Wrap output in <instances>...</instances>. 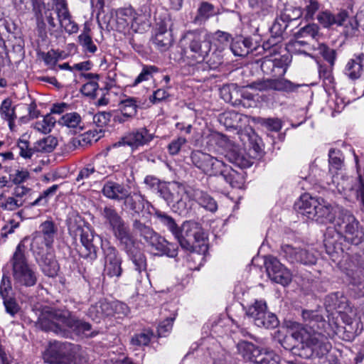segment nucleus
Wrapping results in <instances>:
<instances>
[{"instance_id":"obj_50","label":"nucleus","mask_w":364,"mask_h":364,"mask_svg":"<svg viewBox=\"0 0 364 364\" xmlns=\"http://www.w3.org/2000/svg\"><path fill=\"white\" fill-rule=\"evenodd\" d=\"M332 67L331 65L326 66L320 65L318 68L319 77L322 79L326 90L334 88V78L332 75Z\"/></svg>"},{"instance_id":"obj_52","label":"nucleus","mask_w":364,"mask_h":364,"mask_svg":"<svg viewBox=\"0 0 364 364\" xmlns=\"http://www.w3.org/2000/svg\"><path fill=\"white\" fill-rule=\"evenodd\" d=\"M56 119L51 115L47 114L41 121H38L33 125V128L42 134H48L53 128Z\"/></svg>"},{"instance_id":"obj_48","label":"nucleus","mask_w":364,"mask_h":364,"mask_svg":"<svg viewBox=\"0 0 364 364\" xmlns=\"http://www.w3.org/2000/svg\"><path fill=\"white\" fill-rule=\"evenodd\" d=\"M272 90L280 92H293L299 87V85H295L292 82L283 78L282 77L271 79Z\"/></svg>"},{"instance_id":"obj_23","label":"nucleus","mask_w":364,"mask_h":364,"mask_svg":"<svg viewBox=\"0 0 364 364\" xmlns=\"http://www.w3.org/2000/svg\"><path fill=\"white\" fill-rule=\"evenodd\" d=\"M338 208H334L323 198L320 199L315 212V218L313 220L319 223H328L336 222V213Z\"/></svg>"},{"instance_id":"obj_12","label":"nucleus","mask_w":364,"mask_h":364,"mask_svg":"<svg viewBox=\"0 0 364 364\" xmlns=\"http://www.w3.org/2000/svg\"><path fill=\"white\" fill-rule=\"evenodd\" d=\"M102 250L104 257V275L119 279L123 272L122 258L119 251L107 240L102 242Z\"/></svg>"},{"instance_id":"obj_61","label":"nucleus","mask_w":364,"mask_h":364,"mask_svg":"<svg viewBox=\"0 0 364 364\" xmlns=\"http://www.w3.org/2000/svg\"><path fill=\"white\" fill-rule=\"evenodd\" d=\"M323 58L328 62L331 66H333L336 60V51L328 48L326 44L320 43L316 48Z\"/></svg>"},{"instance_id":"obj_32","label":"nucleus","mask_w":364,"mask_h":364,"mask_svg":"<svg viewBox=\"0 0 364 364\" xmlns=\"http://www.w3.org/2000/svg\"><path fill=\"white\" fill-rule=\"evenodd\" d=\"M87 314L92 320L100 322L101 318L112 315L111 304L105 300H100L89 308Z\"/></svg>"},{"instance_id":"obj_24","label":"nucleus","mask_w":364,"mask_h":364,"mask_svg":"<svg viewBox=\"0 0 364 364\" xmlns=\"http://www.w3.org/2000/svg\"><path fill=\"white\" fill-rule=\"evenodd\" d=\"M192 188L185 190L183 187H178V193H182V196L180 199L176 198L173 203H171L173 210L174 212L178 213L181 215H186L190 210L192 209L193 200L189 196Z\"/></svg>"},{"instance_id":"obj_20","label":"nucleus","mask_w":364,"mask_h":364,"mask_svg":"<svg viewBox=\"0 0 364 364\" xmlns=\"http://www.w3.org/2000/svg\"><path fill=\"white\" fill-rule=\"evenodd\" d=\"M102 216L114 235L129 227V225L125 223L112 206H105L102 210Z\"/></svg>"},{"instance_id":"obj_6","label":"nucleus","mask_w":364,"mask_h":364,"mask_svg":"<svg viewBox=\"0 0 364 364\" xmlns=\"http://www.w3.org/2000/svg\"><path fill=\"white\" fill-rule=\"evenodd\" d=\"M133 228L144 238L154 255H166L168 257L177 256V245L169 242L149 226L136 220L133 223Z\"/></svg>"},{"instance_id":"obj_28","label":"nucleus","mask_w":364,"mask_h":364,"mask_svg":"<svg viewBox=\"0 0 364 364\" xmlns=\"http://www.w3.org/2000/svg\"><path fill=\"white\" fill-rule=\"evenodd\" d=\"M230 48L235 56L245 57L253 50H264L263 47L257 46L252 48V42L250 38L236 37L232 41Z\"/></svg>"},{"instance_id":"obj_25","label":"nucleus","mask_w":364,"mask_h":364,"mask_svg":"<svg viewBox=\"0 0 364 364\" xmlns=\"http://www.w3.org/2000/svg\"><path fill=\"white\" fill-rule=\"evenodd\" d=\"M189 196L193 202L198 203L205 210L215 213L218 210V205L215 199L208 193L200 189H192Z\"/></svg>"},{"instance_id":"obj_14","label":"nucleus","mask_w":364,"mask_h":364,"mask_svg":"<svg viewBox=\"0 0 364 364\" xmlns=\"http://www.w3.org/2000/svg\"><path fill=\"white\" fill-rule=\"evenodd\" d=\"M154 138V134L151 133L146 127L134 129L124 136L121 140L113 144L114 147L127 145L132 149H136L140 146L149 144Z\"/></svg>"},{"instance_id":"obj_11","label":"nucleus","mask_w":364,"mask_h":364,"mask_svg":"<svg viewBox=\"0 0 364 364\" xmlns=\"http://www.w3.org/2000/svg\"><path fill=\"white\" fill-rule=\"evenodd\" d=\"M338 232L343 233L346 241L358 245L364 240V229L359 221L348 210H342L336 220Z\"/></svg>"},{"instance_id":"obj_31","label":"nucleus","mask_w":364,"mask_h":364,"mask_svg":"<svg viewBox=\"0 0 364 364\" xmlns=\"http://www.w3.org/2000/svg\"><path fill=\"white\" fill-rule=\"evenodd\" d=\"M114 237L119 242V247L124 251L127 255L137 250V242L130 232L129 226L126 229L115 234Z\"/></svg>"},{"instance_id":"obj_58","label":"nucleus","mask_w":364,"mask_h":364,"mask_svg":"<svg viewBox=\"0 0 364 364\" xmlns=\"http://www.w3.org/2000/svg\"><path fill=\"white\" fill-rule=\"evenodd\" d=\"M80 120L81 117L79 114L77 112H70L63 115L59 119L58 123L70 128H75L79 125Z\"/></svg>"},{"instance_id":"obj_57","label":"nucleus","mask_w":364,"mask_h":364,"mask_svg":"<svg viewBox=\"0 0 364 364\" xmlns=\"http://www.w3.org/2000/svg\"><path fill=\"white\" fill-rule=\"evenodd\" d=\"M329 171H332L340 170L343 166V154L338 149H331L328 152Z\"/></svg>"},{"instance_id":"obj_26","label":"nucleus","mask_w":364,"mask_h":364,"mask_svg":"<svg viewBox=\"0 0 364 364\" xmlns=\"http://www.w3.org/2000/svg\"><path fill=\"white\" fill-rule=\"evenodd\" d=\"M364 73V54L355 55L346 65L345 75L351 80L360 78Z\"/></svg>"},{"instance_id":"obj_34","label":"nucleus","mask_w":364,"mask_h":364,"mask_svg":"<svg viewBox=\"0 0 364 364\" xmlns=\"http://www.w3.org/2000/svg\"><path fill=\"white\" fill-rule=\"evenodd\" d=\"M124 205L135 213H139L145 208V205H149L144 197L138 192L129 193L127 192V196L123 198Z\"/></svg>"},{"instance_id":"obj_7","label":"nucleus","mask_w":364,"mask_h":364,"mask_svg":"<svg viewBox=\"0 0 364 364\" xmlns=\"http://www.w3.org/2000/svg\"><path fill=\"white\" fill-rule=\"evenodd\" d=\"M82 353L78 346L70 343H50L44 353V360L50 364H78Z\"/></svg>"},{"instance_id":"obj_3","label":"nucleus","mask_w":364,"mask_h":364,"mask_svg":"<svg viewBox=\"0 0 364 364\" xmlns=\"http://www.w3.org/2000/svg\"><path fill=\"white\" fill-rule=\"evenodd\" d=\"M26 241L25 238L18 243L4 268L11 270L14 286L19 290L35 286L38 279L36 269L26 255Z\"/></svg>"},{"instance_id":"obj_56","label":"nucleus","mask_w":364,"mask_h":364,"mask_svg":"<svg viewBox=\"0 0 364 364\" xmlns=\"http://www.w3.org/2000/svg\"><path fill=\"white\" fill-rule=\"evenodd\" d=\"M135 266V269L141 273L146 269V256L138 249L133 251L132 254L127 255Z\"/></svg>"},{"instance_id":"obj_21","label":"nucleus","mask_w":364,"mask_h":364,"mask_svg":"<svg viewBox=\"0 0 364 364\" xmlns=\"http://www.w3.org/2000/svg\"><path fill=\"white\" fill-rule=\"evenodd\" d=\"M320 199L321 198H313L309 194L305 193L296 202L295 208L299 213L312 220L315 218V212L317 205H319Z\"/></svg>"},{"instance_id":"obj_46","label":"nucleus","mask_w":364,"mask_h":364,"mask_svg":"<svg viewBox=\"0 0 364 364\" xmlns=\"http://www.w3.org/2000/svg\"><path fill=\"white\" fill-rule=\"evenodd\" d=\"M51 245L46 243V240H44L41 233H34L31 242V250L35 257L37 258L45 254V251Z\"/></svg>"},{"instance_id":"obj_30","label":"nucleus","mask_w":364,"mask_h":364,"mask_svg":"<svg viewBox=\"0 0 364 364\" xmlns=\"http://www.w3.org/2000/svg\"><path fill=\"white\" fill-rule=\"evenodd\" d=\"M238 353L245 360L257 363L264 350L247 341H242L237 344Z\"/></svg>"},{"instance_id":"obj_13","label":"nucleus","mask_w":364,"mask_h":364,"mask_svg":"<svg viewBox=\"0 0 364 364\" xmlns=\"http://www.w3.org/2000/svg\"><path fill=\"white\" fill-rule=\"evenodd\" d=\"M332 183L336 190L344 195L348 196V192L355 191L356 198L360 201L361 209L364 211V181L360 175L355 178L333 176Z\"/></svg>"},{"instance_id":"obj_42","label":"nucleus","mask_w":364,"mask_h":364,"mask_svg":"<svg viewBox=\"0 0 364 364\" xmlns=\"http://www.w3.org/2000/svg\"><path fill=\"white\" fill-rule=\"evenodd\" d=\"M58 231V228L52 220H46L40 225V231L36 233H41L47 245H52Z\"/></svg>"},{"instance_id":"obj_33","label":"nucleus","mask_w":364,"mask_h":364,"mask_svg":"<svg viewBox=\"0 0 364 364\" xmlns=\"http://www.w3.org/2000/svg\"><path fill=\"white\" fill-rule=\"evenodd\" d=\"M36 260L38 263L45 275L50 277H53L57 275L59 267L57 261L51 254L45 253L36 258Z\"/></svg>"},{"instance_id":"obj_10","label":"nucleus","mask_w":364,"mask_h":364,"mask_svg":"<svg viewBox=\"0 0 364 364\" xmlns=\"http://www.w3.org/2000/svg\"><path fill=\"white\" fill-rule=\"evenodd\" d=\"M181 247L190 252H194L197 247H204L206 250L203 230L199 223L186 221L178 228V234L175 236Z\"/></svg>"},{"instance_id":"obj_22","label":"nucleus","mask_w":364,"mask_h":364,"mask_svg":"<svg viewBox=\"0 0 364 364\" xmlns=\"http://www.w3.org/2000/svg\"><path fill=\"white\" fill-rule=\"evenodd\" d=\"M320 199L321 198H313L309 194L305 193L296 202L295 208L299 213L312 220L315 218V212L317 205H319Z\"/></svg>"},{"instance_id":"obj_27","label":"nucleus","mask_w":364,"mask_h":364,"mask_svg":"<svg viewBox=\"0 0 364 364\" xmlns=\"http://www.w3.org/2000/svg\"><path fill=\"white\" fill-rule=\"evenodd\" d=\"M106 164V161L103 157H102V161H100V159H96L92 164L86 165L80 171L76 178V181H80L88 179L92 175H95L96 173L102 175L107 173Z\"/></svg>"},{"instance_id":"obj_19","label":"nucleus","mask_w":364,"mask_h":364,"mask_svg":"<svg viewBox=\"0 0 364 364\" xmlns=\"http://www.w3.org/2000/svg\"><path fill=\"white\" fill-rule=\"evenodd\" d=\"M55 13L60 24L59 28L62 31L64 30L69 35L76 33L78 31V26L73 20L66 1L55 6Z\"/></svg>"},{"instance_id":"obj_41","label":"nucleus","mask_w":364,"mask_h":364,"mask_svg":"<svg viewBox=\"0 0 364 364\" xmlns=\"http://www.w3.org/2000/svg\"><path fill=\"white\" fill-rule=\"evenodd\" d=\"M254 322L257 326L265 328H274L279 324L276 315L268 311L267 309L264 310V312L260 313L259 316L254 320Z\"/></svg>"},{"instance_id":"obj_9","label":"nucleus","mask_w":364,"mask_h":364,"mask_svg":"<svg viewBox=\"0 0 364 364\" xmlns=\"http://www.w3.org/2000/svg\"><path fill=\"white\" fill-rule=\"evenodd\" d=\"M183 40L188 41V48L184 50V55L191 60L190 63H200L208 58L211 50V42L206 33L190 31L184 34Z\"/></svg>"},{"instance_id":"obj_17","label":"nucleus","mask_w":364,"mask_h":364,"mask_svg":"<svg viewBox=\"0 0 364 364\" xmlns=\"http://www.w3.org/2000/svg\"><path fill=\"white\" fill-rule=\"evenodd\" d=\"M287 58H272L265 56L262 58L260 68L264 74L274 77H283L288 68Z\"/></svg>"},{"instance_id":"obj_38","label":"nucleus","mask_w":364,"mask_h":364,"mask_svg":"<svg viewBox=\"0 0 364 364\" xmlns=\"http://www.w3.org/2000/svg\"><path fill=\"white\" fill-rule=\"evenodd\" d=\"M325 305L330 310H337L338 312H341L347 308L348 300L343 292L337 291L326 296Z\"/></svg>"},{"instance_id":"obj_53","label":"nucleus","mask_w":364,"mask_h":364,"mask_svg":"<svg viewBox=\"0 0 364 364\" xmlns=\"http://www.w3.org/2000/svg\"><path fill=\"white\" fill-rule=\"evenodd\" d=\"M302 15L300 8L291 5H287L282 11L280 19L284 22L289 23L292 21L299 18Z\"/></svg>"},{"instance_id":"obj_35","label":"nucleus","mask_w":364,"mask_h":364,"mask_svg":"<svg viewBox=\"0 0 364 364\" xmlns=\"http://www.w3.org/2000/svg\"><path fill=\"white\" fill-rule=\"evenodd\" d=\"M172 34L164 28H159L152 38V43L161 52H165L169 49L173 43Z\"/></svg>"},{"instance_id":"obj_43","label":"nucleus","mask_w":364,"mask_h":364,"mask_svg":"<svg viewBox=\"0 0 364 364\" xmlns=\"http://www.w3.org/2000/svg\"><path fill=\"white\" fill-rule=\"evenodd\" d=\"M83 76L89 79L90 81L81 87V92L92 98L97 97L100 91L98 90V84L95 80L98 79L99 76L92 73L83 74Z\"/></svg>"},{"instance_id":"obj_4","label":"nucleus","mask_w":364,"mask_h":364,"mask_svg":"<svg viewBox=\"0 0 364 364\" xmlns=\"http://www.w3.org/2000/svg\"><path fill=\"white\" fill-rule=\"evenodd\" d=\"M291 338L299 343L291 348L292 354L305 359L322 358L327 355L331 349V344L323 332L314 333L306 331H296Z\"/></svg>"},{"instance_id":"obj_63","label":"nucleus","mask_w":364,"mask_h":364,"mask_svg":"<svg viewBox=\"0 0 364 364\" xmlns=\"http://www.w3.org/2000/svg\"><path fill=\"white\" fill-rule=\"evenodd\" d=\"M246 87L255 91L268 92L272 90V81L271 79L257 80L248 84Z\"/></svg>"},{"instance_id":"obj_45","label":"nucleus","mask_w":364,"mask_h":364,"mask_svg":"<svg viewBox=\"0 0 364 364\" xmlns=\"http://www.w3.org/2000/svg\"><path fill=\"white\" fill-rule=\"evenodd\" d=\"M119 107L124 117H133L137 112V101L134 97H127L120 101Z\"/></svg>"},{"instance_id":"obj_64","label":"nucleus","mask_w":364,"mask_h":364,"mask_svg":"<svg viewBox=\"0 0 364 364\" xmlns=\"http://www.w3.org/2000/svg\"><path fill=\"white\" fill-rule=\"evenodd\" d=\"M110 304L112 310V316H116L117 318H122L127 316L129 313V308L123 302L116 301L110 303Z\"/></svg>"},{"instance_id":"obj_49","label":"nucleus","mask_w":364,"mask_h":364,"mask_svg":"<svg viewBox=\"0 0 364 364\" xmlns=\"http://www.w3.org/2000/svg\"><path fill=\"white\" fill-rule=\"evenodd\" d=\"M220 95L222 98L232 105H239L242 102L241 100L235 99L238 95V87L235 84L224 85L220 89Z\"/></svg>"},{"instance_id":"obj_36","label":"nucleus","mask_w":364,"mask_h":364,"mask_svg":"<svg viewBox=\"0 0 364 364\" xmlns=\"http://www.w3.org/2000/svg\"><path fill=\"white\" fill-rule=\"evenodd\" d=\"M346 17V11H341L336 15L333 14L328 11L320 12L317 15V20L318 23L324 28H329L333 25L338 26Z\"/></svg>"},{"instance_id":"obj_2","label":"nucleus","mask_w":364,"mask_h":364,"mask_svg":"<svg viewBox=\"0 0 364 364\" xmlns=\"http://www.w3.org/2000/svg\"><path fill=\"white\" fill-rule=\"evenodd\" d=\"M190 157L192 164L203 173L210 176H221L232 188H240L244 182L242 173L208 153L196 150Z\"/></svg>"},{"instance_id":"obj_60","label":"nucleus","mask_w":364,"mask_h":364,"mask_svg":"<svg viewBox=\"0 0 364 364\" xmlns=\"http://www.w3.org/2000/svg\"><path fill=\"white\" fill-rule=\"evenodd\" d=\"M257 364H280V358L274 351L264 349Z\"/></svg>"},{"instance_id":"obj_47","label":"nucleus","mask_w":364,"mask_h":364,"mask_svg":"<svg viewBox=\"0 0 364 364\" xmlns=\"http://www.w3.org/2000/svg\"><path fill=\"white\" fill-rule=\"evenodd\" d=\"M338 26L343 27V32L346 37H353L357 36L359 32L358 23L357 19L355 17L349 16L347 11L346 17L344 18V21H342L340 24H338Z\"/></svg>"},{"instance_id":"obj_37","label":"nucleus","mask_w":364,"mask_h":364,"mask_svg":"<svg viewBox=\"0 0 364 364\" xmlns=\"http://www.w3.org/2000/svg\"><path fill=\"white\" fill-rule=\"evenodd\" d=\"M286 48L288 52L291 54L304 55L306 56H311L310 52L316 49L308 41L296 38L290 41L287 44Z\"/></svg>"},{"instance_id":"obj_16","label":"nucleus","mask_w":364,"mask_h":364,"mask_svg":"<svg viewBox=\"0 0 364 364\" xmlns=\"http://www.w3.org/2000/svg\"><path fill=\"white\" fill-rule=\"evenodd\" d=\"M282 254L291 263L314 264L316 262V257L313 252L304 249L295 248L289 245L282 246Z\"/></svg>"},{"instance_id":"obj_8","label":"nucleus","mask_w":364,"mask_h":364,"mask_svg":"<svg viewBox=\"0 0 364 364\" xmlns=\"http://www.w3.org/2000/svg\"><path fill=\"white\" fill-rule=\"evenodd\" d=\"M150 26L145 14H137L132 7L120 8L115 11V29L123 33L131 30L134 33H144Z\"/></svg>"},{"instance_id":"obj_55","label":"nucleus","mask_w":364,"mask_h":364,"mask_svg":"<svg viewBox=\"0 0 364 364\" xmlns=\"http://www.w3.org/2000/svg\"><path fill=\"white\" fill-rule=\"evenodd\" d=\"M174 185L171 184L170 183L163 182L156 191L159 196L166 200L168 205H171L173 203L176 199V196L173 193V191L175 190Z\"/></svg>"},{"instance_id":"obj_1","label":"nucleus","mask_w":364,"mask_h":364,"mask_svg":"<svg viewBox=\"0 0 364 364\" xmlns=\"http://www.w3.org/2000/svg\"><path fill=\"white\" fill-rule=\"evenodd\" d=\"M37 324L42 330L52 331L61 336H68L70 331L86 337L97 335V333L92 331L89 323L77 318L68 311L50 307L42 309Z\"/></svg>"},{"instance_id":"obj_15","label":"nucleus","mask_w":364,"mask_h":364,"mask_svg":"<svg viewBox=\"0 0 364 364\" xmlns=\"http://www.w3.org/2000/svg\"><path fill=\"white\" fill-rule=\"evenodd\" d=\"M264 266L269 278L283 286L287 285L291 280V273L282 263L273 256L265 257Z\"/></svg>"},{"instance_id":"obj_29","label":"nucleus","mask_w":364,"mask_h":364,"mask_svg":"<svg viewBox=\"0 0 364 364\" xmlns=\"http://www.w3.org/2000/svg\"><path fill=\"white\" fill-rule=\"evenodd\" d=\"M127 191L123 184L112 181H106L102 189V192L106 198L117 201L123 200L127 196Z\"/></svg>"},{"instance_id":"obj_62","label":"nucleus","mask_w":364,"mask_h":364,"mask_svg":"<svg viewBox=\"0 0 364 364\" xmlns=\"http://www.w3.org/2000/svg\"><path fill=\"white\" fill-rule=\"evenodd\" d=\"M213 6L208 2H203L198 10V15L194 21L197 22L202 19H207L213 14Z\"/></svg>"},{"instance_id":"obj_18","label":"nucleus","mask_w":364,"mask_h":364,"mask_svg":"<svg viewBox=\"0 0 364 364\" xmlns=\"http://www.w3.org/2000/svg\"><path fill=\"white\" fill-rule=\"evenodd\" d=\"M302 317L305 323L298 331L304 330L309 333H323L326 322L318 311L304 310L302 312Z\"/></svg>"},{"instance_id":"obj_44","label":"nucleus","mask_w":364,"mask_h":364,"mask_svg":"<svg viewBox=\"0 0 364 364\" xmlns=\"http://www.w3.org/2000/svg\"><path fill=\"white\" fill-rule=\"evenodd\" d=\"M321 34L319 31V27L316 23H309L301 27L295 34L296 38H310L313 40L318 41Z\"/></svg>"},{"instance_id":"obj_59","label":"nucleus","mask_w":364,"mask_h":364,"mask_svg":"<svg viewBox=\"0 0 364 364\" xmlns=\"http://www.w3.org/2000/svg\"><path fill=\"white\" fill-rule=\"evenodd\" d=\"M266 309L267 304L265 301L262 300H256L248 307L246 314L255 320L257 316H259L260 313L264 312Z\"/></svg>"},{"instance_id":"obj_40","label":"nucleus","mask_w":364,"mask_h":364,"mask_svg":"<svg viewBox=\"0 0 364 364\" xmlns=\"http://www.w3.org/2000/svg\"><path fill=\"white\" fill-rule=\"evenodd\" d=\"M0 115L2 119L6 120L9 123L10 129L14 127V120L16 117L15 109L12 107V102L9 98H6L1 102L0 106Z\"/></svg>"},{"instance_id":"obj_5","label":"nucleus","mask_w":364,"mask_h":364,"mask_svg":"<svg viewBox=\"0 0 364 364\" xmlns=\"http://www.w3.org/2000/svg\"><path fill=\"white\" fill-rule=\"evenodd\" d=\"M68 232L77 244L82 245L79 250L80 257L92 262L97 258V249L93 245L94 235L90 228L85 225V220L78 215H70L67 220Z\"/></svg>"},{"instance_id":"obj_54","label":"nucleus","mask_w":364,"mask_h":364,"mask_svg":"<svg viewBox=\"0 0 364 364\" xmlns=\"http://www.w3.org/2000/svg\"><path fill=\"white\" fill-rule=\"evenodd\" d=\"M58 188V185L54 184L46 190L43 191L33 202L31 203V206L47 205L49 199L55 195Z\"/></svg>"},{"instance_id":"obj_39","label":"nucleus","mask_w":364,"mask_h":364,"mask_svg":"<svg viewBox=\"0 0 364 364\" xmlns=\"http://www.w3.org/2000/svg\"><path fill=\"white\" fill-rule=\"evenodd\" d=\"M55 16H56L55 6L53 4L52 9H47L45 11L43 18L48 23V30L50 35L58 39L61 36L62 31L57 26Z\"/></svg>"},{"instance_id":"obj_51","label":"nucleus","mask_w":364,"mask_h":364,"mask_svg":"<svg viewBox=\"0 0 364 364\" xmlns=\"http://www.w3.org/2000/svg\"><path fill=\"white\" fill-rule=\"evenodd\" d=\"M155 216L162 224L167 227L174 237L178 235L179 227H178L173 218L160 210L156 211Z\"/></svg>"}]
</instances>
